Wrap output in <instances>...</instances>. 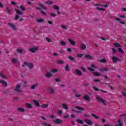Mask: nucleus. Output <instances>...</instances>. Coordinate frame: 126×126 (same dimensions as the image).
<instances>
[{
  "label": "nucleus",
  "instance_id": "f257e3e1",
  "mask_svg": "<svg viewBox=\"0 0 126 126\" xmlns=\"http://www.w3.org/2000/svg\"><path fill=\"white\" fill-rule=\"evenodd\" d=\"M25 65H27L28 68H29L30 69H32V68H33V66H34L33 63H27V62H24V64H22V67H24Z\"/></svg>",
  "mask_w": 126,
  "mask_h": 126
},
{
  "label": "nucleus",
  "instance_id": "f03ea898",
  "mask_svg": "<svg viewBox=\"0 0 126 126\" xmlns=\"http://www.w3.org/2000/svg\"><path fill=\"white\" fill-rule=\"evenodd\" d=\"M95 98L96 100L98 101V102H100V103H102V104L104 105H106V103H105V100H104V99H103V98L101 97L100 95H96L95 96Z\"/></svg>",
  "mask_w": 126,
  "mask_h": 126
},
{
  "label": "nucleus",
  "instance_id": "7ed1b4c3",
  "mask_svg": "<svg viewBox=\"0 0 126 126\" xmlns=\"http://www.w3.org/2000/svg\"><path fill=\"white\" fill-rule=\"evenodd\" d=\"M53 123L56 124V125H60L63 124V120L60 119H56L53 121Z\"/></svg>",
  "mask_w": 126,
  "mask_h": 126
},
{
  "label": "nucleus",
  "instance_id": "20e7f679",
  "mask_svg": "<svg viewBox=\"0 0 126 126\" xmlns=\"http://www.w3.org/2000/svg\"><path fill=\"white\" fill-rule=\"evenodd\" d=\"M83 98L84 99L85 101H88V102L91 101V98H90V96L87 94H85Z\"/></svg>",
  "mask_w": 126,
  "mask_h": 126
},
{
  "label": "nucleus",
  "instance_id": "39448f33",
  "mask_svg": "<svg viewBox=\"0 0 126 126\" xmlns=\"http://www.w3.org/2000/svg\"><path fill=\"white\" fill-rule=\"evenodd\" d=\"M67 40L68 41L70 45H71V46H75V45H76V42H75L74 40H73L70 38H68Z\"/></svg>",
  "mask_w": 126,
  "mask_h": 126
},
{
  "label": "nucleus",
  "instance_id": "423d86ee",
  "mask_svg": "<svg viewBox=\"0 0 126 126\" xmlns=\"http://www.w3.org/2000/svg\"><path fill=\"white\" fill-rule=\"evenodd\" d=\"M8 25L13 30H16V26H15V25L13 24V23H8Z\"/></svg>",
  "mask_w": 126,
  "mask_h": 126
},
{
  "label": "nucleus",
  "instance_id": "0eeeda50",
  "mask_svg": "<svg viewBox=\"0 0 126 126\" xmlns=\"http://www.w3.org/2000/svg\"><path fill=\"white\" fill-rule=\"evenodd\" d=\"M36 9H37L38 10H40V13L42 15H44L45 16H46V15H47V13H46V12H45L44 10H43L42 9H41V8H40V7H37L36 8Z\"/></svg>",
  "mask_w": 126,
  "mask_h": 126
},
{
  "label": "nucleus",
  "instance_id": "6e6552de",
  "mask_svg": "<svg viewBox=\"0 0 126 126\" xmlns=\"http://www.w3.org/2000/svg\"><path fill=\"white\" fill-rule=\"evenodd\" d=\"M85 59H87V60H94V57L90 55V54H86L85 56Z\"/></svg>",
  "mask_w": 126,
  "mask_h": 126
},
{
  "label": "nucleus",
  "instance_id": "1a4fd4ad",
  "mask_svg": "<svg viewBox=\"0 0 126 126\" xmlns=\"http://www.w3.org/2000/svg\"><path fill=\"white\" fill-rule=\"evenodd\" d=\"M112 61L114 63H117V62H120L121 59L117 58L116 56H113Z\"/></svg>",
  "mask_w": 126,
  "mask_h": 126
},
{
  "label": "nucleus",
  "instance_id": "9d476101",
  "mask_svg": "<svg viewBox=\"0 0 126 126\" xmlns=\"http://www.w3.org/2000/svg\"><path fill=\"white\" fill-rule=\"evenodd\" d=\"M39 48L37 46H35L34 47H32L30 49V51L32 52V53H35L36 51H38Z\"/></svg>",
  "mask_w": 126,
  "mask_h": 126
},
{
  "label": "nucleus",
  "instance_id": "9b49d317",
  "mask_svg": "<svg viewBox=\"0 0 126 126\" xmlns=\"http://www.w3.org/2000/svg\"><path fill=\"white\" fill-rule=\"evenodd\" d=\"M21 87L20 86V85H17L16 88L14 89V91H16V92H21V90H20V88Z\"/></svg>",
  "mask_w": 126,
  "mask_h": 126
},
{
  "label": "nucleus",
  "instance_id": "f8f14e48",
  "mask_svg": "<svg viewBox=\"0 0 126 126\" xmlns=\"http://www.w3.org/2000/svg\"><path fill=\"white\" fill-rule=\"evenodd\" d=\"M75 72L77 75L78 76H81L82 75V72L80 70L76 69Z\"/></svg>",
  "mask_w": 126,
  "mask_h": 126
},
{
  "label": "nucleus",
  "instance_id": "ddd939ff",
  "mask_svg": "<svg viewBox=\"0 0 126 126\" xmlns=\"http://www.w3.org/2000/svg\"><path fill=\"white\" fill-rule=\"evenodd\" d=\"M85 122L87 125H89V126H92V125L93 124L92 121L88 119H85Z\"/></svg>",
  "mask_w": 126,
  "mask_h": 126
},
{
  "label": "nucleus",
  "instance_id": "4468645a",
  "mask_svg": "<svg viewBox=\"0 0 126 126\" xmlns=\"http://www.w3.org/2000/svg\"><path fill=\"white\" fill-rule=\"evenodd\" d=\"M109 71V69L107 68L102 67L99 69V71L100 72H104V71Z\"/></svg>",
  "mask_w": 126,
  "mask_h": 126
},
{
  "label": "nucleus",
  "instance_id": "2eb2a0df",
  "mask_svg": "<svg viewBox=\"0 0 126 126\" xmlns=\"http://www.w3.org/2000/svg\"><path fill=\"white\" fill-rule=\"evenodd\" d=\"M124 126V124H123V122L119 120L118 121V124L116 125L115 126Z\"/></svg>",
  "mask_w": 126,
  "mask_h": 126
},
{
  "label": "nucleus",
  "instance_id": "dca6fc26",
  "mask_svg": "<svg viewBox=\"0 0 126 126\" xmlns=\"http://www.w3.org/2000/svg\"><path fill=\"white\" fill-rule=\"evenodd\" d=\"M44 4L43 3H39V6H40V7H42L43 10H47V8L46 7H44Z\"/></svg>",
  "mask_w": 126,
  "mask_h": 126
},
{
  "label": "nucleus",
  "instance_id": "f3484780",
  "mask_svg": "<svg viewBox=\"0 0 126 126\" xmlns=\"http://www.w3.org/2000/svg\"><path fill=\"white\" fill-rule=\"evenodd\" d=\"M33 102L34 104V105L36 106V107H39L40 106V103H39V102H38L37 100H33Z\"/></svg>",
  "mask_w": 126,
  "mask_h": 126
},
{
  "label": "nucleus",
  "instance_id": "a211bd4d",
  "mask_svg": "<svg viewBox=\"0 0 126 126\" xmlns=\"http://www.w3.org/2000/svg\"><path fill=\"white\" fill-rule=\"evenodd\" d=\"M116 20H117V21H118L119 23H121V24H123V25L126 24V22H122V20H121V19L119 18H116Z\"/></svg>",
  "mask_w": 126,
  "mask_h": 126
},
{
  "label": "nucleus",
  "instance_id": "6ab92c4d",
  "mask_svg": "<svg viewBox=\"0 0 126 126\" xmlns=\"http://www.w3.org/2000/svg\"><path fill=\"white\" fill-rule=\"evenodd\" d=\"M26 106H27V108H28L29 109H32V108H33V106H32V104H31V103H27L26 104Z\"/></svg>",
  "mask_w": 126,
  "mask_h": 126
},
{
  "label": "nucleus",
  "instance_id": "aec40b11",
  "mask_svg": "<svg viewBox=\"0 0 126 126\" xmlns=\"http://www.w3.org/2000/svg\"><path fill=\"white\" fill-rule=\"evenodd\" d=\"M57 63H59V64H63L64 63V61L62 60H58L57 62Z\"/></svg>",
  "mask_w": 126,
  "mask_h": 126
},
{
  "label": "nucleus",
  "instance_id": "412c9836",
  "mask_svg": "<svg viewBox=\"0 0 126 126\" xmlns=\"http://www.w3.org/2000/svg\"><path fill=\"white\" fill-rule=\"evenodd\" d=\"M0 83L2 84L3 86H7V82H5V81H0Z\"/></svg>",
  "mask_w": 126,
  "mask_h": 126
},
{
  "label": "nucleus",
  "instance_id": "4be33fe9",
  "mask_svg": "<svg viewBox=\"0 0 126 126\" xmlns=\"http://www.w3.org/2000/svg\"><path fill=\"white\" fill-rule=\"evenodd\" d=\"M62 107L65 110H68V106L66 104H65V103L62 104Z\"/></svg>",
  "mask_w": 126,
  "mask_h": 126
},
{
  "label": "nucleus",
  "instance_id": "5701e85b",
  "mask_svg": "<svg viewBox=\"0 0 126 126\" xmlns=\"http://www.w3.org/2000/svg\"><path fill=\"white\" fill-rule=\"evenodd\" d=\"M11 61L14 63H18V60H17V59H16V58H12L11 59Z\"/></svg>",
  "mask_w": 126,
  "mask_h": 126
},
{
  "label": "nucleus",
  "instance_id": "b1692460",
  "mask_svg": "<svg viewBox=\"0 0 126 126\" xmlns=\"http://www.w3.org/2000/svg\"><path fill=\"white\" fill-rule=\"evenodd\" d=\"M49 91L51 94H55V90L53 88H49Z\"/></svg>",
  "mask_w": 126,
  "mask_h": 126
},
{
  "label": "nucleus",
  "instance_id": "393cba45",
  "mask_svg": "<svg viewBox=\"0 0 126 126\" xmlns=\"http://www.w3.org/2000/svg\"><path fill=\"white\" fill-rule=\"evenodd\" d=\"M53 74L51 73L50 72H48L45 75V77H47V78H49V77H51Z\"/></svg>",
  "mask_w": 126,
  "mask_h": 126
},
{
  "label": "nucleus",
  "instance_id": "a878e982",
  "mask_svg": "<svg viewBox=\"0 0 126 126\" xmlns=\"http://www.w3.org/2000/svg\"><path fill=\"white\" fill-rule=\"evenodd\" d=\"M76 122H77V123L78 124H80L81 125H83V121H82V120L76 119Z\"/></svg>",
  "mask_w": 126,
  "mask_h": 126
},
{
  "label": "nucleus",
  "instance_id": "bb28decb",
  "mask_svg": "<svg viewBox=\"0 0 126 126\" xmlns=\"http://www.w3.org/2000/svg\"><path fill=\"white\" fill-rule=\"evenodd\" d=\"M49 107V105L47 104H43L41 106V108L42 109H46V108H48Z\"/></svg>",
  "mask_w": 126,
  "mask_h": 126
},
{
  "label": "nucleus",
  "instance_id": "cd10ccee",
  "mask_svg": "<svg viewBox=\"0 0 126 126\" xmlns=\"http://www.w3.org/2000/svg\"><path fill=\"white\" fill-rule=\"evenodd\" d=\"M80 48L82 50H85L86 49V45L83 43V44H81Z\"/></svg>",
  "mask_w": 126,
  "mask_h": 126
},
{
  "label": "nucleus",
  "instance_id": "c85d7f7f",
  "mask_svg": "<svg viewBox=\"0 0 126 126\" xmlns=\"http://www.w3.org/2000/svg\"><path fill=\"white\" fill-rule=\"evenodd\" d=\"M46 4H48L49 5H52L53 4V1H47L45 2Z\"/></svg>",
  "mask_w": 126,
  "mask_h": 126
},
{
  "label": "nucleus",
  "instance_id": "c756f323",
  "mask_svg": "<svg viewBox=\"0 0 126 126\" xmlns=\"http://www.w3.org/2000/svg\"><path fill=\"white\" fill-rule=\"evenodd\" d=\"M75 108L78 110H79L80 111H84V108L83 107H81L80 106H76Z\"/></svg>",
  "mask_w": 126,
  "mask_h": 126
},
{
  "label": "nucleus",
  "instance_id": "7c9ffc66",
  "mask_svg": "<svg viewBox=\"0 0 126 126\" xmlns=\"http://www.w3.org/2000/svg\"><path fill=\"white\" fill-rule=\"evenodd\" d=\"M114 45L115 46V47H117L118 48H121V47H122V45H121L120 43H114Z\"/></svg>",
  "mask_w": 126,
  "mask_h": 126
},
{
  "label": "nucleus",
  "instance_id": "2f4dec72",
  "mask_svg": "<svg viewBox=\"0 0 126 126\" xmlns=\"http://www.w3.org/2000/svg\"><path fill=\"white\" fill-rule=\"evenodd\" d=\"M15 11H16V13H17V14H19L20 15H22V14H23L22 12H21V11L19 10L16 9Z\"/></svg>",
  "mask_w": 126,
  "mask_h": 126
},
{
  "label": "nucleus",
  "instance_id": "473e14b6",
  "mask_svg": "<svg viewBox=\"0 0 126 126\" xmlns=\"http://www.w3.org/2000/svg\"><path fill=\"white\" fill-rule=\"evenodd\" d=\"M50 72H52V73H56V72H58V69H51Z\"/></svg>",
  "mask_w": 126,
  "mask_h": 126
},
{
  "label": "nucleus",
  "instance_id": "72a5a7b5",
  "mask_svg": "<svg viewBox=\"0 0 126 126\" xmlns=\"http://www.w3.org/2000/svg\"><path fill=\"white\" fill-rule=\"evenodd\" d=\"M41 125H42V126H51L52 125H51V124H49L47 123H46L45 122H41Z\"/></svg>",
  "mask_w": 126,
  "mask_h": 126
},
{
  "label": "nucleus",
  "instance_id": "f704fd0d",
  "mask_svg": "<svg viewBox=\"0 0 126 126\" xmlns=\"http://www.w3.org/2000/svg\"><path fill=\"white\" fill-rule=\"evenodd\" d=\"M93 73L95 76H101V75L98 72H94Z\"/></svg>",
  "mask_w": 126,
  "mask_h": 126
},
{
  "label": "nucleus",
  "instance_id": "c9c22d12",
  "mask_svg": "<svg viewBox=\"0 0 126 126\" xmlns=\"http://www.w3.org/2000/svg\"><path fill=\"white\" fill-rule=\"evenodd\" d=\"M68 59L69 60H70V61H72V62H75V59L72 56H69Z\"/></svg>",
  "mask_w": 126,
  "mask_h": 126
},
{
  "label": "nucleus",
  "instance_id": "e433bc0d",
  "mask_svg": "<svg viewBox=\"0 0 126 126\" xmlns=\"http://www.w3.org/2000/svg\"><path fill=\"white\" fill-rule=\"evenodd\" d=\"M44 21H45V20H44V19H39L38 20H37V22L38 23H41V22H44Z\"/></svg>",
  "mask_w": 126,
  "mask_h": 126
},
{
  "label": "nucleus",
  "instance_id": "4c0bfd02",
  "mask_svg": "<svg viewBox=\"0 0 126 126\" xmlns=\"http://www.w3.org/2000/svg\"><path fill=\"white\" fill-rule=\"evenodd\" d=\"M92 117H93V118H95V120H98V119H99V117L95 115V114L92 113Z\"/></svg>",
  "mask_w": 126,
  "mask_h": 126
},
{
  "label": "nucleus",
  "instance_id": "58836bf2",
  "mask_svg": "<svg viewBox=\"0 0 126 126\" xmlns=\"http://www.w3.org/2000/svg\"><path fill=\"white\" fill-rule=\"evenodd\" d=\"M118 51H119V53H121V54H124V53H125V51H124L121 48H118Z\"/></svg>",
  "mask_w": 126,
  "mask_h": 126
},
{
  "label": "nucleus",
  "instance_id": "ea45409f",
  "mask_svg": "<svg viewBox=\"0 0 126 126\" xmlns=\"http://www.w3.org/2000/svg\"><path fill=\"white\" fill-rule=\"evenodd\" d=\"M100 63H105L107 62V61H106V59H102L100 60H99Z\"/></svg>",
  "mask_w": 126,
  "mask_h": 126
},
{
  "label": "nucleus",
  "instance_id": "a19ab883",
  "mask_svg": "<svg viewBox=\"0 0 126 126\" xmlns=\"http://www.w3.org/2000/svg\"><path fill=\"white\" fill-rule=\"evenodd\" d=\"M18 111H19L20 112H25V109H23V108H21V107H20V108H18Z\"/></svg>",
  "mask_w": 126,
  "mask_h": 126
},
{
  "label": "nucleus",
  "instance_id": "79ce46f5",
  "mask_svg": "<svg viewBox=\"0 0 126 126\" xmlns=\"http://www.w3.org/2000/svg\"><path fill=\"white\" fill-rule=\"evenodd\" d=\"M38 85V84H35L34 85L31 86L32 89H35L36 87H37V86Z\"/></svg>",
  "mask_w": 126,
  "mask_h": 126
},
{
  "label": "nucleus",
  "instance_id": "37998d69",
  "mask_svg": "<svg viewBox=\"0 0 126 126\" xmlns=\"http://www.w3.org/2000/svg\"><path fill=\"white\" fill-rule=\"evenodd\" d=\"M17 51L19 53V54H22L23 53V51L21 49H17Z\"/></svg>",
  "mask_w": 126,
  "mask_h": 126
},
{
  "label": "nucleus",
  "instance_id": "c03bdc74",
  "mask_svg": "<svg viewBox=\"0 0 126 126\" xmlns=\"http://www.w3.org/2000/svg\"><path fill=\"white\" fill-rule=\"evenodd\" d=\"M96 9L98 10H100L101 11H105V9L102 8H100L99 7H97Z\"/></svg>",
  "mask_w": 126,
  "mask_h": 126
},
{
  "label": "nucleus",
  "instance_id": "a18cd8bd",
  "mask_svg": "<svg viewBox=\"0 0 126 126\" xmlns=\"http://www.w3.org/2000/svg\"><path fill=\"white\" fill-rule=\"evenodd\" d=\"M6 10L8 13H11V11H10V9H9V8L8 7H6Z\"/></svg>",
  "mask_w": 126,
  "mask_h": 126
},
{
  "label": "nucleus",
  "instance_id": "49530a36",
  "mask_svg": "<svg viewBox=\"0 0 126 126\" xmlns=\"http://www.w3.org/2000/svg\"><path fill=\"white\" fill-rule=\"evenodd\" d=\"M61 27L62 29H63L64 30H66V29H67V27H66V26L62 25Z\"/></svg>",
  "mask_w": 126,
  "mask_h": 126
},
{
  "label": "nucleus",
  "instance_id": "de8ad7c7",
  "mask_svg": "<svg viewBox=\"0 0 126 126\" xmlns=\"http://www.w3.org/2000/svg\"><path fill=\"white\" fill-rule=\"evenodd\" d=\"M69 65L68 64H66L65 66V70L66 71H68V70H69V68H68Z\"/></svg>",
  "mask_w": 126,
  "mask_h": 126
},
{
  "label": "nucleus",
  "instance_id": "09e8293b",
  "mask_svg": "<svg viewBox=\"0 0 126 126\" xmlns=\"http://www.w3.org/2000/svg\"><path fill=\"white\" fill-rule=\"evenodd\" d=\"M83 56H84V55L82 54H79L77 55V57L81 59V58H82V57H83Z\"/></svg>",
  "mask_w": 126,
  "mask_h": 126
},
{
  "label": "nucleus",
  "instance_id": "8fccbe9b",
  "mask_svg": "<svg viewBox=\"0 0 126 126\" xmlns=\"http://www.w3.org/2000/svg\"><path fill=\"white\" fill-rule=\"evenodd\" d=\"M50 16L52 17H56V16H57V14H56L55 13H51L50 14Z\"/></svg>",
  "mask_w": 126,
  "mask_h": 126
},
{
  "label": "nucleus",
  "instance_id": "3c124183",
  "mask_svg": "<svg viewBox=\"0 0 126 126\" xmlns=\"http://www.w3.org/2000/svg\"><path fill=\"white\" fill-rule=\"evenodd\" d=\"M54 9L56 10H59V9H60V7L58 6H57L56 5L54 6Z\"/></svg>",
  "mask_w": 126,
  "mask_h": 126
},
{
  "label": "nucleus",
  "instance_id": "603ef678",
  "mask_svg": "<svg viewBox=\"0 0 126 126\" xmlns=\"http://www.w3.org/2000/svg\"><path fill=\"white\" fill-rule=\"evenodd\" d=\"M20 8L21 10H22V11H25V8H24V7H23V6L20 5Z\"/></svg>",
  "mask_w": 126,
  "mask_h": 126
},
{
  "label": "nucleus",
  "instance_id": "864d4df0",
  "mask_svg": "<svg viewBox=\"0 0 126 126\" xmlns=\"http://www.w3.org/2000/svg\"><path fill=\"white\" fill-rule=\"evenodd\" d=\"M61 45L62 46H65L66 44H65V42L64 41H62L61 42Z\"/></svg>",
  "mask_w": 126,
  "mask_h": 126
},
{
  "label": "nucleus",
  "instance_id": "5fc2aeb1",
  "mask_svg": "<svg viewBox=\"0 0 126 126\" xmlns=\"http://www.w3.org/2000/svg\"><path fill=\"white\" fill-rule=\"evenodd\" d=\"M81 69L83 72H86V69L83 67H81Z\"/></svg>",
  "mask_w": 126,
  "mask_h": 126
},
{
  "label": "nucleus",
  "instance_id": "6e6d98bb",
  "mask_svg": "<svg viewBox=\"0 0 126 126\" xmlns=\"http://www.w3.org/2000/svg\"><path fill=\"white\" fill-rule=\"evenodd\" d=\"M46 40L47 42H49V43H51V42H52V40H51L49 37H46Z\"/></svg>",
  "mask_w": 126,
  "mask_h": 126
},
{
  "label": "nucleus",
  "instance_id": "4d7b16f0",
  "mask_svg": "<svg viewBox=\"0 0 126 126\" xmlns=\"http://www.w3.org/2000/svg\"><path fill=\"white\" fill-rule=\"evenodd\" d=\"M28 84V82L24 81V87H27V84Z\"/></svg>",
  "mask_w": 126,
  "mask_h": 126
},
{
  "label": "nucleus",
  "instance_id": "13d9d810",
  "mask_svg": "<svg viewBox=\"0 0 126 126\" xmlns=\"http://www.w3.org/2000/svg\"><path fill=\"white\" fill-rule=\"evenodd\" d=\"M93 89L95 91H99V89L97 88L96 87H93Z\"/></svg>",
  "mask_w": 126,
  "mask_h": 126
},
{
  "label": "nucleus",
  "instance_id": "bf43d9fd",
  "mask_svg": "<svg viewBox=\"0 0 126 126\" xmlns=\"http://www.w3.org/2000/svg\"><path fill=\"white\" fill-rule=\"evenodd\" d=\"M58 115H63V111H62L61 110H59L58 111Z\"/></svg>",
  "mask_w": 126,
  "mask_h": 126
},
{
  "label": "nucleus",
  "instance_id": "052dcab7",
  "mask_svg": "<svg viewBox=\"0 0 126 126\" xmlns=\"http://www.w3.org/2000/svg\"><path fill=\"white\" fill-rule=\"evenodd\" d=\"M75 97L76 98H79V97H81V94H75Z\"/></svg>",
  "mask_w": 126,
  "mask_h": 126
},
{
  "label": "nucleus",
  "instance_id": "680f3d73",
  "mask_svg": "<svg viewBox=\"0 0 126 126\" xmlns=\"http://www.w3.org/2000/svg\"><path fill=\"white\" fill-rule=\"evenodd\" d=\"M112 50L113 54H116V53H117V50L115 48H112Z\"/></svg>",
  "mask_w": 126,
  "mask_h": 126
},
{
  "label": "nucleus",
  "instance_id": "e2e57ef3",
  "mask_svg": "<svg viewBox=\"0 0 126 126\" xmlns=\"http://www.w3.org/2000/svg\"><path fill=\"white\" fill-rule=\"evenodd\" d=\"M19 18V15H16L15 17V20H18V19Z\"/></svg>",
  "mask_w": 126,
  "mask_h": 126
},
{
  "label": "nucleus",
  "instance_id": "0e129e2a",
  "mask_svg": "<svg viewBox=\"0 0 126 126\" xmlns=\"http://www.w3.org/2000/svg\"><path fill=\"white\" fill-rule=\"evenodd\" d=\"M88 69H89V70H90L91 71H93V72H94V71H95L94 70V69H93V68H92L91 67H89Z\"/></svg>",
  "mask_w": 126,
  "mask_h": 126
},
{
  "label": "nucleus",
  "instance_id": "69168bd1",
  "mask_svg": "<svg viewBox=\"0 0 126 126\" xmlns=\"http://www.w3.org/2000/svg\"><path fill=\"white\" fill-rule=\"evenodd\" d=\"M67 51L68 53H70V52H71L72 50L71 48H68L67 49Z\"/></svg>",
  "mask_w": 126,
  "mask_h": 126
},
{
  "label": "nucleus",
  "instance_id": "338daca9",
  "mask_svg": "<svg viewBox=\"0 0 126 126\" xmlns=\"http://www.w3.org/2000/svg\"><path fill=\"white\" fill-rule=\"evenodd\" d=\"M92 67H93V68H97V66L95 65L94 64H92Z\"/></svg>",
  "mask_w": 126,
  "mask_h": 126
},
{
  "label": "nucleus",
  "instance_id": "774afa93",
  "mask_svg": "<svg viewBox=\"0 0 126 126\" xmlns=\"http://www.w3.org/2000/svg\"><path fill=\"white\" fill-rule=\"evenodd\" d=\"M55 80L56 82H60V81H61V80L59 78H56Z\"/></svg>",
  "mask_w": 126,
  "mask_h": 126
}]
</instances>
